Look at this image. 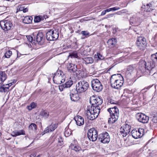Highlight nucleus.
Returning a JSON list of instances; mask_svg holds the SVG:
<instances>
[{
	"label": "nucleus",
	"instance_id": "79ce46f5",
	"mask_svg": "<svg viewBox=\"0 0 157 157\" xmlns=\"http://www.w3.org/2000/svg\"><path fill=\"white\" fill-rule=\"evenodd\" d=\"M147 8L149 7L147 9V11H150L153 10V8L152 7V6L150 3L147 5Z\"/></svg>",
	"mask_w": 157,
	"mask_h": 157
},
{
	"label": "nucleus",
	"instance_id": "6e6d98bb",
	"mask_svg": "<svg viewBox=\"0 0 157 157\" xmlns=\"http://www.w3.org/2000/svg\"><path fill=\"white\" fill-rule=\"evenodd\" d=\"M110 103L111 104H115L116 103L114 102L113 101H111L110 102Z\"/></svg>",
	"mask_w": 157,
	"mask_h": 157
},
{
	"label": "nucleus",
	"instance_id": "37998d69",
	"mask_svg": "<svg viewBox=\"0 0 157 157\" xmlns=\"http://www.w3.org/2000/svg\"><path fill=\"white\" fill-rule=\"evenodd\" d=\"M63 144V139L61 137H59L58 140V145L61 146Z\"/></svg>",
	"mask_w": 157,
	"mask_h": 157
},
{
	"label": "nucleus",
	"instance_id": "9b49d317",
	"mask_svg": "<svg viewBox=\"0 0 157 157\" xmlns=\"http://www.w3.org/2000/svg\"><path fill=\"white\" fill-rule=\"evenodd\" d=\"M87 136L90 141H96L98 137L97 130L94 128L90 129L87 132Z\"/></svg>",
	"mask_w": 157,
	"mask_h": 157
},
{
	"label": "nucleus",
	"instance_id": "c9c22d12",
	"mask_svg": "<svg viewBox=\"0 0 157 157\" xmlns=\"http://www.w3.org/2000/svg\"><path fill=\"white\" fill-rule=\"evenodd\" d=\"M71 147L72 150H74L76 151H79L81 149L79 147L74 146L73 145H71Z\"/></svg>",
	"mask_w": 157,
	"mask_h": 157
},
{
	"label": "nucleus",
	"instance_id": "473e14b6",
	"mask_svg": "<svg viewBox=\"0 0 157 157\" xmlns=\"http://www.w3.org/2000/svg\"><path fill=\"white\" fill-rule=\"evenodd\" d=\"M29 130H35L36 129V125L34 123H32L29 126Z\"/></svg>",
	"mask_w": 157,
	"mask_h": 157
},
{
	"label": "nucleus",
	"instance_id": "ea45409f",
	"mask_svg": "<svg viewBox=\"0 0 157 157\" xmlns=\"http://www.w3.org/2000/svg\"><path fill=\"white\" fill-rule=\"evenodd\" d=\"M12 55V52L9 50L7 51L5 54L4 56L6 58H9Z\"/></svg>",
	"mask_w": 157,
	"mask_h": 157
},
{
	"label": "nucleus",
	"instance_id": "2f4dec72",
	"mask_svg": "<svg viewBox=\"0 0 157 157\" xmlns=\"http://www.w3.org/2000/svg\"><path fill=\"white\" fill-rule=\"evenodd\" d=\"M40 115L44 118H46L49 116V113L43 110L40 112Z\"/></svg>",
	"mask_w": 157,
	"mask_h": 157
},
{
	"label": "nucleus",
	"instance_id": "39448f33",
	"mask_svg": "<svg viewBox=\"0 0 157 157\" xmlns=\"http://www.w3.org/2000/svg\"><path fill=\"white\" fill-rule=\"evenodd\" d=\"M0 25L2 29L5 31L9 30L13 27L12 20L8 17L0 21Z\"/></svg>",
	"mask_w": 157,
	"mask_h": 157
},
{
	"label": "nucleus",
	"instance_id": "c03bdc74",
	"mask_svg": "<svg viewBox=\"0 0 157 157\" xmlns=\"http://www.w3.org/2000/svg\"><path fill=\"white\" fill-rule=\"evenodd\" d=\"M24 7L23 5L18 6L17 8V12L22 11L24 10Z\"/></svg>",
	"mask_w": 157,
	"mask_h": 157
},
{
	"label": "nucleus",
	"instance_id": "f8f14e48",
	"mask_svg": "<svg viewBox=\"0 0 157 157\" xmlns=\"http://www.w3.org/2000/svg\"><path fill=\"white\" fill-rule=\"evenodd\" d=\"M144 129L140 128L137 130L136 129L132 130L131 132L132 136L135 139H138L142 136L144 134Z\"/></svg>",
	"mask_w": 157,
	"mask_h": 157
},
{
	"label": "nucleus",
	"instance_id": "864d4df0",
	"mask_svg": "<svg viewBox=\"0 0 157 157\" xmlns=\"http://www.w3.org/2000/svg\"><path fill=\"white\" fill-rule=\"evenodd\" d=\"M105 10L106 13V12H109L111 11V8L108 9H106V10Z\"/></svg>",
	"mask_w": 157,
	"mask_h": 157
},
{
	"label": "nucleus",
	"instance_id": "20e7f679",
	"mask_svg": "<svg viewBox=\"0 0 157 157\" xmlns=\"http://www.w3.org/2000/svg\"><path fill=\"white\" fill-rule=\"evenodd\" d=\"M110 117L108 120V122L110 124H113L118 120L119 116V111L117 108L115 106L108 109Z\"/></svg>",
	"mask_w": 157,
	"mask_h": 157
},
{
	"label": "nucleus",
	"instance_id": "1a4fd4ad",
	"mask_svg": "<svg viewBox=\"0 0 157 157\" xmlns=\"http://www.w3.org/2000/svg\"><path fill=\"white\" fill-rule=\"evenodd\" d=\"M91 86L93 89L95 91L99 92L103 89L101 83L98 79H94L91 81Z\"/></svg>",
	"mask_w": 157,
	"mask_h": 157
},
{
	"label": "nucleus",
	"instance_id": "412c9836",
	"mask_svg": "<svg viewBox=\"0 0 157 157\" xmlns=\"http://www.w3.org/2000/svg\"><path fill=\"white\" fill-rule=\"evenodd\" d=\"M77 125L80 126L84 124V119L80 116H77L74 117Z\"/></svg>",
	"mask_w": 157,
	"mask_h": 157
},
{
	"label": "nucleus",
	"instance_id": "dca6fc26",
	"mask_svg": "<svg viewBox=\"0 0 157 157\" xmlns=\"http://www.w3.org/2000/svg\"><path fill=\"white\" fill-rule=\"evenodd\" d=\"M141 21L140 18L136 16L131 17L130 20V24L132 25H138L140 24Z\"/></svg>",
	"mask_w": 157,
	"mask_h": 157
},
{
	"label": "nucleus",
	"instance_id": "4be33fe9",
	"mask_svg": "<svg viewBox=\"0 0 157 157\" xmlns=\"http://www.w3.org/2000/svg\"><path fill=\"white\" fill-rule=\"evenodd\" d=\"M25 132L23 130H20L19 131L15 130L13 131L11 135L13 137H16L17 136L21 135H25Z\"/></svg>",
	"mask_w": 157,
	"mask_h": 157
},
{
	"label": "nucleus",
	"instance_id": "7ed1b4c3",
	"mask_svg": "<svg viewBox=\"0 0 157 157\" xmlns=\"http://www.w3.org/2000/svg\"><path fill=\"white\" fill-rule=\"evenodd\" d=\"M110 82L112 87L118 89L123 85V78L120 74H114L111 76Z\"/></svg>",
	"mask_w": 157,
	"mask_h": 157
},
{
	"label": "nucleus",
	"instance_id": "0eeeda50",
	"mask_svg": "<svg viewBox=\"0 0 157 157\" xmlns=\"http://www.w3.org/2000/svg\"><path fill=\"white\" fill-rule=\"evenodd\" d=\"M89 86L88 83L83 80L78 82L76 86V90L77 92L82 93L85 91Z\"/></svg>",
	"mask_w": 157,
	"mask_h": 157
},
{
	"label": "nucleus",
	"instance_id": "f3484780",
	"mask_svg": "<svg viewBox=\"0 0 157 157\" xmlns=\"http://www.w3.org/2000/svg\"><path fill=\"white\" fill-rule=\"evenodd\" d=\"M58 124L57 123H52L50 125L46 128L44 130L45 133H48L50 132L54 131L58 127Z\"/></svg>",
	"mask_w": 157,
	"mask_h": 157
},
{
	"label": "nucleus",
	"instance_id": "052dcab7",
	"mask_svg": "<svg viewBox=\"0 0 157 157\" xmlns=\"http://www.w3.org/2000/svg\"><path fill=\"white\" fill-rule=\"evenodd\" d=\"M0 134H1V133H0Z\"/></svg>",
	"mask_w": 157,
	"mask_h": 157
},
{
	"label": "nucleus",
	"instance_id": "c756f323",
	"mask_svg": "<svg viewBox=\"0 0 157 157\" xmlns=\"http://www.w3.org/2000/svg\"><path fill=\"white\" fill-rule=\"evenodd\" d=\"M76 72V76L78 78H83L84 77V72L82 70H79L77 71Z\"/></svg>",
	"mask_w": 157,
	"mask_h": 157
},
{
	"label": "nucleus",
	"instance_id": "2eb2a0df",
	"mask_svg": "<svg viewBox=\"0 0 157 157\" xmlns=\"http://www.w3.org/2000/svg\"><path fill=\"white\" fill-rule=\"evenodd\" d=\"M136 117L139 121L143 123H147L149 120V117L148 116L141 113H137Z\"/></svg>",
	"mask_w": 157,
	"mask_h": 157
},
{
	"label": "nucleus",
	"instance_id": "6e6552de",
	"mask_svg": "<svg viewBox=\"0 0 157 157\" xmlns=\"http://www.w3.org/2000/svg\"><path fill=\"white\" fill-rule=\"evenodd\" d=\"M59 33L56 30H51L48 32L46 34V37L48 40H56L59 37Z\"/></svg>",
	"mask_w": 157,
	"mask_h": 157
},
{
	"label": "nucleus",
	"instance_id": "4d7b16f0",
	"mask_svg": "<svg viewBox=\"0 0 157 157\" xmlns=\"http://www.w3.org/2000/svg\"><path fill=\"white\" fill-rule=\"evenodd\" d=\"M7 84L10 87V86H11L12 85V82H10V83L9 84Z\"/></svg>",
	"mask_w": 157,
	"mask_h": 157
},
{
	"label": "nucleus",
	"instance_id": "49530a36",
	"mask_svg": "<svg viewBox=\"0 0 157 157\" xmlns=\"http://www.w3.org/2000/svg\"><path fill=\"white\" fill-rule=\"evenodd\" d=\"M66 88V87L64 86V84L60 85L59 86V89L60 91H62L63 90V89Z\"/></svg>",
	"mask_w": 157,
	"mask_h": 157
},
{
	"label": "nucleus",
	"instance_id": "8fccbe9b",
	"mask_svg": "<svg viewBox=\"0 0 157 157\" xmlns=\"http://www.w3.org/2000/svg\"><path fill=\"white\" fill-rule=\"evenodd\" d=\"M114 14H111L107 15H106V17L105 18L106 19V18H110L111 17H112L113 16Z\"/></svg>",
	"mask_w": 157,
	"mask_h": 157
},
{
	"label": "nucleus",
	"instance_id": "13d9d810",
	"mask_svg": "<svg viewBox=\"0 0 157 157\" xmlns=\"http://www.w3.org/2000/svg\"><path fill=\"white\" fill-rule=\"evenodd\" d=\"M120 12H118L117 13H116L118 14H120Z\"/></svg>",
	"mask_w": 157,
	"mask_h": 157
},
{
	"label": "nucleus",
	"instance_id": "a211bd4d",
	"mask_svg": "<svg viewBox=\"0 0 157 157\" xmlns=\"http://www.w3.org/2000/svg\"><path fill=\"white\" fill-rule=\"evenodd\" d=\"M36 41L38 44H41L44 42V36L41 32H39L38 33L36 37Z\"/></svg>",
	"mask_w": 157,
	"mask_h": 157
},
{
	"label": "nucleus",
	"instance_id": "58836bf2",
	"mask_svg": "<svg viewBox=\"0 0 157 157\" xmlns=\"http://www.w3.org/2000/svg\"><path fill=\"white\" fill-rule=\"evenodd\" d=\"M36 106V105L34 102L32 103L29 106H28V109L29 110H31L33 108H35Z\"/></svg>",
	"mask_w": 157,
	"mask_h": 157
},
{
	"label": "nucleus",
	"instance_id": "423d86ee",
	"mask_svg": "<svg viewBox=\"0 0 157 157\" xmlns=\"http://www.w3.org/2000/svg\"><path fill=\"white\" fill-rule=\"evenodd\" d=\"M66 76L64 73L61 71H57L53 78V81L56 84H59L65 82Z\"/></svg>",
	"mask_w": 157,
	"mask_h": 157
},
{
	"label": "nucleus",
	"instance_id": "f704fd0d",
	"mask_svg": "<svg viewBox=\"0 0 157 157\" xmlns=\"http://www.w3.org/2000/svg\"><path fill=\"white\" fill-rule=\"evenodd\" d=\"M69 56L71 58H76L78 57L77 53L76 52H74L70 54Z\"/></svg>",
	"mask_w": 157,
	"mask_h": 157
},
{
	"label": "nucleus",
	"instance_id": "9d476101",
	"mask_svg": "<svg viewBox=\"0 0 157 157\" xmlns=\"http://www.w3.org/2000/svg\"><path fill=\"white\" fill-rule=\"evenodd\" d=\"M136 44L138 48L140 49L144 50L147 44L146 39L144 37L141 36L137 37Z\"/></svg>",
	"mask_w": 157,
	"mask_h": 157
},
{
	"label": "nucleus",
	"instance_id": "cd10ccee",
	"mask_svg": "<svg viewBox=\"0 0 157 157\" xmlns=\"http://www.w3.org/2000/svg\"><path fill=\"white\" fill-rule=\"evenodd\" d=\"M151 118H152V121L154 123H157V113H152L151 114Z\"/></svg>",
	"mask_w": 157,
	"mask_h": 157
},
{
	"label": "nucleus",
	"instance_id": "4c0bfd02",
	"mask_svg": "<svg viewBox=\"0 0 157 157\" xmlns=\"http://www.w3.org/2000/svg\"><path fill=\"white\" fill-rule=\"evenodd\" d=\"M95 57L96 58L97 57L99 60H103L104 59V57L99 53H97V55H95Z\"/></svg>",
	"mask_w": 157,
	"mask_h": 157
},
{
	"label": "nucleus",
	"instance_id": "5701e85b",
	"mask_svg": "<svg viewBox=\"0 0 157 157\" xmlns=\"http://www.w3.org/2000/svg\"><path fill=\"white\" fill-rule=\"evenodd\" d=\"M7 78V75L4 72L0 71V84L2 83Z\"/></svg>",
	"mask_w": 157,
	"mask_h": 157
},
{
	"label": "nucleus",
	"instance_id": "a19ab883",
	"mask_svg": "<svg viewBox=\"0 0 157 157\" xmlns=\"http://www.w3.org/2000/svg\"><path fill=\"white\" fill-rule=\"evenodd\" d=\"M71 133V132L70 129H67L64 132V135L65 136L67 137L69 136Z\"/></svg>",
	"mask_w": 157,
	"mask_h": 157
},
{
	"label": "nucleus",
	"instance_id": "3c124183",
	"mask_svg": "<svg viewBox=\"0 0 157 157\" xmlns=\"http://www.w3.org/2000/svg\"><path fill=\"white\" fill-rule=\"evenodd\" d=\"M106 13V12L105 10H103L101 12V16L104 15Z\"/></svg>",
	"mask_w": 157,
	"mask_h": 157
},
{
	"label": "nucleus",
	"instance_id": "de8ad7c7",
	"mask_svg": "<svg viewBox=\"0 0 157 157\" xmlns=\"http://www.w3.org/2000/svg\"><path fill=\"white\" fill-rule=\"evenodd\" d=\"M111 8V11H115L116 10H117L120 9V8L119 7H113Z\"/></svg>",
	"mask_w": 157,
	"mask_h": 157
},
{
	"label": "nucleus",
	"instance_id": "f03ea898",
	"mask_svg": "<svg viewBox=\"0 0 157 157\" xmlns=\"http://www.w3.org/2000/svg\"><path fill=\"white\" fill-rule=\"evenodd\" d=\"M139 65L140 71L144 75H153L155 73V64L152 62H146L144 60H141L139 62Z\"/></svg>",
	"mask_w": 157,
	"mask_h": 157
},
{
	"label": "nucleus",
	"instance_id": "bf43d9fd",
	"mask_svg": "<svg viewBox=\"0 0 157 157\" xmlns=\"http://www.w3.org/2000/svg\"><path fill=\"white\" fill-rule=\"evenodd\" d=\"M36 157H40V155H38Z\"/></svg>",
	"mask_w": 157,
	"mask_h": 157
},
{
	"label": "nucleus",
	"instance_id": "bb28decb",
	"mask_svg": "<svg viewBox=\"0 0 157 157\" xmlns=\"http://www.w3.org/2000/svg\"><path fill=\"white\" fill-rule=\"evenodd\" d=\"M83 60L86 64L92 63L94 61L93 59L91 57L84 58L83 59Z\"/></svg>",
	"mask_w": 157,
	"mask_h": 157
},
{
	"label": "nucleus",
	"instance_id": "e433bc0d",
	"mask_svg": "<svg viewBox=\"0 0 157 157\" xmlns=\"http://www.w3.org/2000/svg\"><path fill=\"white\" fill-rule=\"evenodd\" d=\"M151 59L154 62L157 61V52L151 55Z\"/></svg>",
	"mask_w": 157,
	"mask_h": 157
},
{
	"label": "nucleus",
	"instance_id": "6ab92c4d",
	"mask_svg": "<svg viewBox=\"0 0 157 157\" xmlns=\"http://www.w3.org/2000/svg\"><path fill=\"white\" fill-rule=\"evenodd\" d=\"M67 70L70 72H75L77 71V67L76 66L72 63H67Z\"/></svg>",
	"mask_w": 157,
	"mask_h": 157
},
{
	"label": "nucleus",
	"instance_id": "09e8293b",
	"mask_svg": "<svg viewBox=\"0 0 157 157\" xmlns=\"http://www.w3.org/2000/svg\"><path fill=\"white\" fill-rule=\"evenodd\" d=\"M27 38L28 39V40L29 41L31 42L33 41V37H32V36H29L28 37H27Z\"/></svg>",
	"mask_w": 157,
	"mask_h": 157
},
{
	"label": "nucleus",
	"instance_id": "393cba45",
	"mask_svg": "<svg viewBox=\"0 0 157 157\" xmlns=\"http://www.w3.org/2000/svg\"><path fill=\"white\" fill-rule=\"evenodd\" d=\"M108 45L110 47H112L115 46L117 43V40L116 39L113 38L109 39L108 42Z\"/></svg>",
	"mask_w": 157,
	"mask_h": 157
},
{
	"label": "nucleus",
	"instance_id": "b1692460",
	"mask_svg": "<svg viewBox=\"0 0 157 157\" xmlns=\"http://www.w3.org/2000/svg\"><path fill=\"white\" fill-rule=\"evenodd\" d=\"M10 87L7 84L3 85L0 87V92H6L9 91Z\"/></svg>",
	"mask_w": 157,
	"mask_h": 157
},
{
	"label": "nucleus",
	"instance_id": "ddd939ff",
	"mask_svg": "<svg viewBox=\"0 0 157 157\" xmlns=\"http://www.w3.org/2000/svg\"><path fill=\"white\" fill-rule=\"evenodd\" d=\"M98 140L103 143H108L110 141V136L109 134L105 132L99 135Z\"/></svg>",
	"mask_w": 157,
	"mask_h": 157
},
{
	"label": "nucleus",
	"instance_id": "a878e982",
	"mask_svg": "<svg viewBox=\"0 0 157 157\" xmlns=\"http://www.w3.org/2000/svg\"><path fill=\"white\" fill-rule=\"evenodd\" d=\"M32 21V17L28 16H26L24 18L23 22L25 24H28L31 22Z\"/></svg>",
	"mask_w": 157,
	"mask_h": 157
},
{
	"label": "nucleus",
	"instance_id": "4468645a",
	"mask_svg": "<svg viewBox=\"0 0 157 157\" xmlns=\"http://www.w3.org/2000/svg\"><path fill=\"white\" fill-rule=\"evenodd\" d=\"M131 126L125 124H124L120 128V133L123 137L126 136L130 131Z\"/></svg>",
	"mask_w": 157,
	"mask_h": 157
},
{
	"label": "nucleus",
	"instance_id": "603ef678",
	"mask_svg": "<svg viewBox=\"0 0 157 157\" xmlns=\"http://www.w3.org/2000/svg\"><path fill=\"white\" fill-rule=\"evenodd\" d=\"M28 11V9L26 8H24V10H23V11L24 13H25Z\"/></svg>",
	"mask_w": 157,
	"mask_h": 157
},
{
	"label": "nucleus",
	"instance_id": "72a5a7b5",
	"mask_svg": "<svg viewBox=\"0 0 157 157\" xmlns=\"http://www.w3.org/2000/svg\"><path fill=\"white\" fill-rule=\"evenodd\" d=\"M127 71L129 73H132L135 70V68L132 65L128 66L127 67Z\"/></svg>",
	"mask_w": 157,
	"mask_h": 157
},
{
	"label": "nucleus",
	"instance_id": "aec40b11",
	"mask_svg": "<svg viewBox=\"0 0 157 157\" xmlns=\"http://www.w3.org/2000/svg\"><path fill=\"white\" fill-rule=\"evenodd\" d=\"M77 92H77H73L70 93L69 96L70 99L72 101H75L79 99L80 97Z\"/></svg>",
	"mask_w": 157,
	"mask_h": 157
},
{
	"label": "nucleus",
	"instance_id": "a18cd8bd",
	"mask_svg": "<svg viewBox=\"0 0 157 157\" xmlns=\"http://www.w3.org/2000/svg\"><path fill=\"white\" fill-rule=\"evenodd\" d=\"M81 33L82 34L83 36H84L86 37L88 36L89 34V32L87 31H82L81 32Z\"/></svg>",
	"mask_w": 157,
	"mask_h": 157
},
{
	"label": "nucleus",
	"instance_id": "c85d7f7f",
	"mask_svg": "<svg viewBox=\"0 0 157 157\" xmlns=\"http://www.w3.org/2000/svg\"><path fill=\"white\" fill-rule=\"evenodd\" d=\"M44 18L46 19L44 16H39L35 17L34 19V21L35 22H39L43 20Z\"/></svg>",
	"mask_w": 157,
	"mask_h": 157
},
{
	"label": "nucleus",
	"instance_id": "5fc2aeb1",
	"mask_svg": "<svg viewBox=\"0 0 157 157\" xmlns=\"http://www.w3.org/2000/svg\"><path fill=\"white\" fill-rule=\"evenodd\" d=\"M35 156H36V155L35 154H31L30 155V157H35Z\"/></svg>",
	"mask_w": 157,
	"mask_h": 157
},
{
	"label": "nucleus",
	"instance_id": "7c9ffc66",
	"mask_svg": "<svg viewBox=\"0 0 157 157\" xmlns=\"http://www.w3.org/2000/svg\"><path fill=\"white\" fill-rule=\"evenodd\" d=\"M70 80L66 82V83L64 84L66 88L70 87L73 84V81L72 79H71V78L70 77Z\"/></svg>",
	"mask_w": 157,
	"mask_h": 157
},
{
	"label": "nucleus",
	"instance_id": "f257e3e1",
	"mask_svg": "<svg viewBox=\"0 0 157 157\" xmlns=\"http://www.w3.org/2000/svg\"><path fill=\"white\" fill-rule=\"evenodd\" d=\"M90 102L92 105L87 106L86 116L90 120H93L98 117L100 110L99 105L102 103V100L99 97L93 96L90 98Z\"/></svg>",
	"mask_w": 157,
	"mask_h": 157
}]
</instances>
